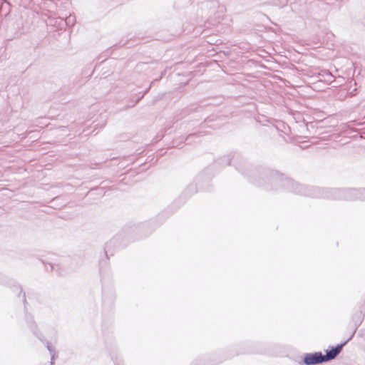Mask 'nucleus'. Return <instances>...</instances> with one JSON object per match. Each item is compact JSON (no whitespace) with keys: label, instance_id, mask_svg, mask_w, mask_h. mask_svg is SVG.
Wrapping results in <instances>:
<instances>
[{"label":"nucleus","instance_id":"obj_1","mask_svg":"<svg viewBox=\"0 0 365 365\" xmlns=\"http://www.w3.org/2000/svg\"><path fill=\"white\" fill-rule=\"evenodd\" d=\"M221 166L233 163L236 170L246 177L250 182L266 190H278L280 188L294 193L297 182L284 173L268 168L256 167L249 164L242 155L237 152L224 155L216 161Z\"/></svg>","mask_w":365,"mask_h":365},{"label":"nucleus","instance_id":"obj_2","mask_svg":"<svg viewBox=\"0 0 365 365\" xmlns=\"http://www.w3.org/2000/svg\"><path fill=\"white\" fill-rule=\"evenodd\" d=\"M294 194L329 200H356L365 199V188L320 187L297 183Z\"/></svg>","mask_w":365,"mask_h":365},{"label":"nucleus","instance_id":"obj_3","mask_svg":"<svg viewBox=\"0 0 365 365\" xmlns=\"http://www.w3.org/2000/svg\"><path fill=\"white\" fill-rule=\"evenodd\" d=\"M120 236H115L104 246V255L99 259V270L106 267L108 264L109 258L113 256L115 250L120 247Z\"/></svg>","mask_w":365,"mask_h":365},{"label":"nucleus","instance_id":"obj_4","mask_svg":"<svg viewBox=\"0 0 365 365\" xmlns=\"http://www.w3.org/2000/svg\"><path fill=\"white\" fill-rule=\"evenodd\" d=\"M348 339L336 346H329L327 349L325 350V354H322V359L324 363L330 361L334 359L342 351L343 347L349 341Z\"/></svg>","mask_w":365,"mask_h":365},{"label":"nucleus","instance_id":"obj_5","mask_svg":"<svg viewBox=\"0 0 365 365\" xmlns=\"http://www.w3.org/2000/svg\"><path fill=\"white\" fill-rule=\"evenodd\" d=\"M130 229L133 233H135L138 235L136 237L137 239H141L144 237H146L153 230L152 227V222H144L138 225H135L134 226L131 227Z\"/></svg>","mask_w":365,"mask_h":365},{"label":"nucleus","instance_id":"obj_6","mask_svg":"<svg viewBox=\"0 0 365 365\" xmlns=\"http://www.w3.org/2000/svg\"><path fill=\"white\" fill-rule=\"evenodd\" d=\"M323 363L324 362L321 351L307 353L304 355L302 360L299 362L301 365H319Z\"/></svg>","mask_w":365,"mask_h":365},{"label":"nucleus","instance_id":"obj_7","mask_svg":"<svg viewBox=\"0 0 365 365\" xmlns=\"http://www.w3.org/2000/svg\"><path fill=\"white\" fill-rule=\"evenodd\" d=\"M25 319L28 324L29 328L33 332V334L41 341H43V334L38 330L37 324L35 322L33 316L26 312Z\"/></svg>","mask_w":365,"mask_h":365},{"label":"nucleus","instance_id":"obj_8","mask_svg":"<svg viewBox=\"0 0 365 365\" xmlns=\"http://www.w3.org/2000/svg\"><path fill=\"white\" fill-rule=\"evenodd\" d=\"M203 179V175H198L195 178V183H190L183 191L181 197H188L192 195L197 192V185L200 184L202 180Z\"/></svg>","mask_w":365,"mask_h":365},{"label":"nucleus","instance_id":"obj_9","mask_svg":"<svg viewBox=\"0 0 365 365\" xmlns=\"http://www.w3.org/2000/svg\"><path fill=\"white\" fill-rule=\"evenodd\" d=\"M363 319L364 317L361 312H356L352 315L351 321L353 323V331L351 336L348 338V340H351L354 337L357 329L362 323Z\"/></svg>","mask_w":365,"mask_h":365},{"label":"nucleus","instance_id":"obj_10","mask_svg":"<svg viewBox=\"0 0 365 365\" xmlns=\"http://www.w3.org/2000/svg\"><path fill=\"white\" fill-rule=\"evenodd\" d=\"M197 137V133H190L186 138L181 136L179 138L173 140L172 147H180L184 142L187 144H191L193 141V139Z\"/></svg>","mask_w":365,"mask_h":365},{"label":"nucleus","instance_id":"obj_11","mask_svg":"<svg viewBox=\"0 0 365 365\" xmlns=\"http://www.w3.org/2000/svg\"><path fill=\"white\" fill-rule=\"evenodd\" d=\"M42 342L46 345V348L51 355V365H53V361L55 360L56 358L58 357V353L56 351L54 347H53L48 341L44 339L43 336Z\"/></svg>","mask_w":365,"mask_h":365},{"label":"nucleus","instance_id":"obj_12","mask_svg":"<svg viewBox=\"0 0 365 365\" xmlns=\"http://www.w3.org/2000/svg\"><path fill=\"white\" fill-rule=\"evenodd\" d=\"M42 342L46 345V348L51 355V365H53V361L55 360L56 358L58 357V353L56 351L54 347H53L48 341L44 339L43 336Z\"/></svg>","mask_w":365,"mask_h":365},{"label":"nucleus","instance_id":"obj_13","mask_svg":"<svg viewBox=\"0 0 365 365\" xmlns=\"http://www.w3.org/2000/svg\"><path fill=\"white\" fill-rule=\"evenodd\" d=\"M334 81V76L327 70L323 71V79H319V81H324L328 84L331 83Z\"/></svg>","mask_w":365,"mask_h":365},{"label":"nucleus","instance_id":"obj_14","mask_svg":"<svg viewBox=\"0 0 365 365\" xmlns=\"http://www.w3.org/2000/svg\"><path fill=\"white\" fill-rule=\"evenodd\" d=\"M264 352L261 350H254V349H247V350H240L236 352L235 355H239V354H264Z\"/></svg>","mask_w":365,"mask_h":365},{"label":"nucleus","instance_id":"obj_15","mask_svg":"<svg viewBox=\"0 0 365 365\" xmlns=\"http://www.w3.org/2000/svg\"><path fill=\"white\" fill-rule=\"evenodd\" d=\"M59 26L61 29H62L63 26L68 25L70 22H72V24H73L75 21V17L70 16L66 20H64L62 18L59 19Z\"/></svg>","mask_w":365,"mask_h":365},{"label":"nucleus","instance_id":"obj_16","mask_svg":"<svg viewBox=\"0 0 365 365\" xmlns=\"http://www.w3.org/2000/svg\"><path fill=\"white\" fill-rule=\"evenodd\" d=\"M14 289H15L14 290V292L19 291V294L23 293V302H24V309L26 311L27 302H26V293L23 292L22 287L20 285H15Z\"/></svg>","mask_w":365,"mask_h":365},{"label":"nucleus","instance_id":"obj_17","mask_svg":"<svg viewBox=\"0 0 365 365\" xmlns=\"http://www.w3.org/2000/svg\"><path fill=\"white\" fill-rule=\"evenodd\" d=\"M0 283L7 286H10L13 283H14V282H13L11 279H8L6 277L0 273Z\"/></svg>","mask_w":365,"mask_h":365},{"label":"nucleus","instance_id":"obj_18","mask_svg":"<svg viewBox=\"0 0 365 365\" xmlns=\"http://www.w3.org/2000/svg\"><path fill=\"white\" fill-rule=\"evenodd\" d=\"M144 96L145 95L143 93H139L138 98L135 100H133V104L129 106V107L135 106Z\"/></svg>","mask_w":365,"mask_h":365},{"label":"nucleus","instance_id":"obj_19","mask_svg":"<svg viewBox=\"0 0 365 365\" xmlns=\"http://www.w3.org/2000/svg\"><path fill=\"white\" fill-rule=\"evenodd\" d=\"M152 83H150V85L149 86V87H148V88H147L146 89H145V91H143V93L144 95H146V94L149 92V91H150V88H151V86H152Z\"/></svg>","mask_w":365,"mask_h":365},{"label":"nucleus","instance_id":"obj_20","mask_svg":"<svg viewBox=\"0 0 365 365\" xmlns=\"http://www.w3.org/2000/svg\"><path fill=\"white\" fill-rule=\"evenodd\" d=\"M50 271H52L55 269V267L56 266L55 264L53 263H48Z\"/></svg>","mask_w":365,"mask_h":365},{"label":"nucleus","instance_id":"obj_21","mask_svg":"<svg viewBox=\"0 0 365 365\" xmlns=\"http://www.w3.org/2000/svg\"><path fill=\"white\" fill-rule=\"evenodd\" d=\"M161 97H158L152 101L151 105H154L157 101H158Z\"/></svg>","mask_w":365,"mask_h":365},{"label":"nucleus","instance_id":"obj_22","mask_svg":"<svg viewBox=\"0 0 365 365\" xmlns=\"http://www.w3.org/2000/svg\"><path fill=\"white\" fill-rule=\"evenodd\" d=\"M318 77L323 79V71L318 73Z\"/></svg>","mask_w":365,"mask_h":365},{"label":"nucleus","instance_id":"obj_23","mask_svg":"<svg viewBox=\"0 0 365 365\" xmlns=\"http://www.w3.org/2000/svg\"><path fill=\"white\" fill-rule=\"evenodd\" d=\"M356 93H357V89H356V88L354 89V90L351 92V95H353V96H354V95H356Z\"/></svg>","mask_w":365,"mask_h":365},{"label":"nucleus","instance_id":"obj_24","mask_svg":"<svg viewBox=\"0 0 365 365\" xmlns=\"http://www.w3.org/2000/svg\"><path fill=\"white\" fill-rule=\"evenodd\" d=\"M106 303H107V299H106V298L105 297V296H103V304L104 305H106Z\"/></svg>","mask_w":365,"mask_h":365},{"label":"nucleus","instance_id":"obj_25","mask_svg":"<svg viewBox=\"0 0 365 365\" xmlns=\"http://www.w3.org/2000/svg\"><path fill=\"white\" fill-rule=\"evenodd\" d=\"M113 296H111V297H110V299L109 302H108V303H110V304H112V303H113Z\"/></svg>","mask_w":365,"mask_h":365},{"label":"nucleus","instance_id":"obj_26","mask_svg":"<svg viewBox=\"0 0 365 365\" xmlns=\"http://www.w3.org/2000/svg\"><path fill=\"white\" fill-rule=\"evenodd\" d=\"M212 119H209V118H207V119H206V120H205V122H206V123H209V122H210V121H212Z\"/></svg>","mask_w":365,"mask_h":365},{"label":"nucleus","instance_id":"obj_27","mask_svg":"<svg viewBox=\"0 0 365 365\" xmlns=\"http://www.w3.org/2000/svg\"><path fill=\"white\" fill-rule=\"evenodd\" d=\"M200 189L201 190H205V188L203 187V186L202 185H200Z\"/></svg>","mask_w":365,"mask_h":365},{"label":"nucleus","instance_id":"obj_28","mask_svg":"<svg viewBox=\"0 0 365 365\" xmlns=\"http://www.w3.org/2000/svg\"><path fill=\"white\" fill-rule=\"evenodd\" d=\"M46 269L47 271H48V267H47V266H46Z\"/></svg>","mask_w":365,"mask_h":365}]
</instances>
